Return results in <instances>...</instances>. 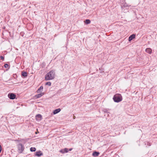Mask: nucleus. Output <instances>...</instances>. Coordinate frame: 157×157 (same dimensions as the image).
<instances>
[{"label":"nucleus","mask_w":157,"mask_h":157,"mask_svg":"<svg viewBox=\"0 0 157 157\" xmlns=\"http://www.w3.org/2000/svg\"><path fill=\"white\" fill-rule=\"evenodd\" d=\"M61 111V109L60 108H59L54 110L53 111V113L54 114H56L58 113H59Z\"/></svg>","instance_id":"obj_9"},{"label":"nucleus","mask_w":157,"mask_h":157,"mask_svg":"<svg viewBox=\"0 0 157 157\" xmlns=\"http://www.w3.org/2000/svg\"><path fill=\"white\" fill-rule=\"evenodd\" d=\"M99 154V152L94 151L92 154V155L94 157H97L98 156Z\"/></svg>","instance_id":"obj_10"},{"label":"nucleus","mask_w":157,"mask_h":157,"mask_svg":"<svg viewBox=\"0 0 157 157\" xmlns=\"http://www.w3.org/2000/svg\"><path fill=\"white\" fill-rule=\"evenodd\" d=\"M113 99L115 102H119L122 101V98L121 94H116L114 96Z\"/></svg>","instance_id":"obj_2"},{"label":"nucleus","mask_w":157,"mask_h":157,"mask_svg":"<svg viewBox=\"0 0 157 157\" xmlns=\"http://www.w3.org/2000/svg\"><path fill=\"white\" fill-rule=\"evenodd\" d=\"M72 150V148H70L69 149V151H71V150Z\"/></svg>","instance_id":"obj_21"},{"label":"nucleus","mask_w":157,"mask_h":157,"mask_svg":"<svg viewBox=\"0 0 157 157\" xmlns=\"http://www.w3.org/2000/svg\"><path fill=\"white\" fill-rule=\"evenodd\" d=\"M36 119L38 121H40L42 119V117L40 114H38L36 116Z\"/></svg>","instance_id":"obj_6"},{"label":"nucleus","mask_w":157,"mask_h":157,"mask_svg":"<svg viewBox=\"0 0 157 157\" xmlns=\"http://www.w3.org/2000/svg\"><path fill=\"white\" fill-rule=\"evenodd\" d=\"M51 82H47L46 83V85H48L49 86H50L51 85Z\"/></svg>","instance_id":"obj_17"},{"label":"nucleus","mask_w":157,"mask_h":157,"mask_svg":"<svg viewBox=\"0 0 157 157\" xmlns=\"http://www.w3.org/2000/svg\"><path fill=\"white\" fill-rule=\"evenodd\" d=\"M43 154L40 151L36 152V155L37 156H40L43 155Z\"/></svg>","instance_id":"obj_13"},{"label":"nucleus","mask_w":157,"mask_h":157,"mask_svg":"<svg viewBox=\"0 0 157 157\" xmlns=\"http://www.w3.org/2000/svg\"><path fill=\"white\" fill-rule=\"evenodd\" d=\"M59 152L61 153H64L68 152V149L67 148H65L64 149H61L59 151Z\"/></svg>","instance_id":"obj_8"},{"label":"nucleus","mask_w":157,"mask_h":157,"mask_svg":"<svg viewBox=\"0 0 157 157\" xmlns=\"http://www.w3.org/2000/svg\"><path fill=\"white\" fill-rule=\"evenodd\" d=\"M145 51L147 53L149 54H151L152 53V50L150 48H147L145 49Z\"/></svg>","instance_id":"obj_5"},{"label":"nucleus","mask_w":157,"mask_h":157,"mask_svg":"<svg viewBox=\"0 0 157 157\" xmlns=\"http://www.w3.org/2000/svg\"><path fill=\"white\" fill-rule=\"evenodd\" d=\"M36 150V148L35 147H31L30 148V151H35Z\"/></svg>","instance_id":"obj_14"},{"label":"nucleus","mask_w":157,"mask_h":157,"mask_svg":"<svg viewBox=\"0 0 157 157\" xmlns=\"http://www.w3.org/2000/svg\"><path fill=\"white\" fill-rule=\"evenodd\" d=\"M43 87L42 86H41L39 89H38L37 91V93H41L43 91Z\"/></svg>","instance_id":"obj_12"},{"label":"nucleus","mask_w":157,"mask_h":157,"mask_svg":"<svg viewBox=\"0 0 157 157\" xmlns=\"http://www.w3.org/2000/svg\"><path fill=\"white\" fill-rule=\"evenodd\" d=\"M8 97L11 99H15L16 95L13 93H10L8 94Z\"/></svg>","instance_id":"obj_4"},{"label":"nucleus","mask_w":157,"mask_h":157,"mask_svg":"<svg viewBox=\"0 0 157 157\" xmlns=\"http://www.w3.org/2000/svg\"><path fill=\"white\" fill-rule=\"evenodd\" d=\"M22 75L24 77H26L27 76V73L26 72H23L22 73Z\"/></svg>","instance_id":"obj_16"},{"label":"nucleus","mask_w":157,"mask_h":157,"mask_svg":"<svg viewBox=\"0 0 157 157\" xmlns=\"http://www.w3.org/2000/svg\"><path fill=\"white\" fill-rule=\"evenodd\" d=\"M0 58L1 59H2V60H3L4 59V57H3V56H1L0 57Z\"/></svg>","instance_id":"obj_19"},{"label":"nucleus","mask_w":157,"mask_h":157,"mask_svg":"<svg viewBox=\"0 0 157 157\" xmlns=\"http://www.w3.org/2000/svg\"><path fill=\"white\" fill-rule=\"evenodd\" d=\"M55 73L54 71L52 70L49 72L46 75L45 80H50L53 79L55 77Z\"/></svg>","instance_id":"obj_1"},{"label":"nucleus","mask_w":157,"mask_h":157,"mask_svg":"<svg viewBox=\"0 0 157 157\" xmlns=\"http://www.w3.org/2000/svg\"><path fill=\"white\" fill-rule=\"evenodd\" d=\"M85 22L86 24H88L90 23V21L89 19H86V20Z\"/></svg>","instance_id":"obj_15"},{"label":"nucleus","mask_w":157,"mask_h":157,"mask_svg":"<svg viewBox=\"0 0 157 157\" xmlns=\"http://www.w3.org/2000/svg\"><path fill=\"white\" fill-rule=\"evenodd\" d=\"M4 66H5V67L6 68H7V67H8L9 65H8V64H5Z\"/></svg>","instance_id":"obj_18"},{"label":"nucleus","mask_w":157,"mask_h":157,"mask_svg":"<svg viewBox=\"0 0 157 157\" xmlns=\"http://www.w3.org/2000/svg\"><path fill=\"white\" fill-rule=\"evenodd\" d=\"M36 134H37V132H36Z\"/></svg>","instance_id":"obj_22"},{"label":"nucleus","mask_w":157,"mask_h":157,"mask_svg":"<svg viewBox=\"0 0 157 157\" xmlns=\"http://www.w3.org/2000/svg\"><path fill=\"white\" fill-rule=\"evenodd\" d=\"M2 150V147L1 145L0 144V153H1Z\"/></svg>","instance_id":"obj_20"},{"label":"nucleus","mask_w":157,"mask_h":157,"mask_svg":"<svg viewBox=\"0 0 157 157\" xmlns=\"http://www.w3.org/2000/svg\"><path fill=\"white\" fill-rule=\"evenodd\" d=\"M44 94V93H41L37 95H36L35 96V97L36 98H38L42 96Z\"/></svg>","instance_id":"obj_11"},{"label":"nucleus","mask_w":157,"mask_h":157,"mask_svg":"<svg viewBox=\"0 0 157 157\" xmlns=\"http://www.w3.org/2000/svg\"><path fill=\"white\" fill-rule=\"evenodd\" d=\"M136 36L135 34H133L131 35L129 37L128 40L129 41H130L132 40L133 39L135 38Z\"/></svg>","instance_id":"obj_7"},{"label":"nucleus","mask_w":157,"mask_h":157,"mask_svg":"<svg viewBox=\"0 0 157 157\" xmlns=\"http://www.w3.org/2000/svg\"><path fill=\"white\" fill-rule=\"evenodd\" d=\"M18 152L19 153H21L24 151V146L21 144H19L17 146Z\"/></svg>","instance_id":"obj_3"}]
</instances>
